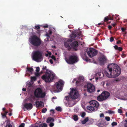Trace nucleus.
<instances>
[{
  "mask_svg": "<svg viewBox=\"0 0 127 127\" xmlns=\"http://www.w3.org/2000/svg\"><path fill=\"white\" fill-rule=\"evenodd\" d=\"M108 113L109 114H112L114 113V112L112 111L108 110Z\"/></svg>",
  "mask_w": 127,
  "mask_h": 127,
  "instance_id": "34",
  "label": "nucleus"
},
{
  "mask_svg": "<svg viewBox=\"0 0 127 127\" xmlns=\"http://www.w3.org/2000/svg\"><path fill=\"white\" fill-rule=\"evenodd\" d=\"M64 45L65 47L67 48L68 50L70 51L71 49V47L70 46V44L67 42L64 43Z\"/></svg>",
  "mask_w": 127,
  "mask_h": 127,
  "instance_id": "21",
  "label": "nucleus"
},
{
  "mask_svg": "<svg viewBox=\"0 0 127 127\" xmlns=\"http://www.w3.org/2000/svg\"><path fill=\"white\" fill-rule=\"evenodd\" d=\"M31 79L32 80L35 81L36 79V78L35 76L31 77Z\"/></svg>",
  "mask_w": 127,
  "mask_h": 127,
  "instance_id": "31",
  "label": "nucleus"
},
{
  "mask_svg": "<svg viewBox=\"0 0 127 127\" xmlns=\"http://www.w3.org/2000/svg\"><path fill=\"white\" fill-rule=\"evenodd\" d=\"M84 80V78L83 77H79L78 80L76 82V84L77 86H79L81 85L82 83V82H83Z\"/></svg>",
  "mask_w": 127,
  "mask_h": 127,
  "instance_id": "14",
  "label": "nucleus"
},
{
  "mask_svg": "<svg viewBox=\"0 0 127 127\" xmlns=\"http://www.w3.org/2000/svg\"><path fill=\"white\" fill-rule=\"evenodd\" d=\"M121 40H119L118 41H117L116 43V44H119L120 43H121Z\"/></svg>",
  "mask_w": 127,
  "mask_h": 127,
  "instance_id": "46",
  "label": "nucleus"
},
{
  "mask_svg": "<svg viewBox=\"0 0 127 127\" xmlns=\"http://www.w3.org/2000/svg\"><path fill=\"white\" fill-rule=\"evenodd\" d=\"M108 28L109 29V30H110L112 28V26H111L110 25H109L108 27Z\"/></svg>",
  "mask_w": 127,
  "mask_h": 127,
  "instance_id": "56",
  "label": "nucleus"
},
{
  "mask_svg": "<svg viewBox=\"0 0 127 127\" xmlns=\"http://www.w3.org/2000/svg\"><path fill=\"white\" fill-rule=\"evenodd\" d=\"M56 110L59 111H61L62 110L61 108L59 107H56Z\"/></svg>",
  "mask_w": 127,
  "mask_h": 127,
  "instance_id": "30",
  "label": "nucleus"
},
{
  "mask_svg": "<svg viewBox=\"0 0 127 127\" xmlns=\"http://www.w3.org/2000/svg\"><path fill=\"white\" fill-rule=\"evenodd\" d=\"M51 58L52 59H53L54 61H55L56 60V59L55 56L53 55L52 56Z\"/></svg>",
  "mask_w": 127,
  "mask_h": 127,
  "instance_id": "44",
  "label": "nucleus"
},
{
  "mask_svg": "<svg viewBox=\"0 0 127 127\" xmlns=\"http://www.w3.org/2000/svg\"><path fill=\"white\" fill-rule=\"evenodd\" d=\"M111 25H112V26L113 27H115V26H116V23H115L114 24H112Z\"/></svg>",
  "mask_w": 127,
  "mask_h": 127,
  "instance_id": "55",
  "label": "nucleus"
},
{
  "mask_svg": "<svg viewBox=\"0 0 127 127\" xmlns=\"http://www.w3.org/2000/svg\"><path fill=\"white\" fill-rule=\"evenodd\" d=\"M64 82L62 80H60L55 84L54 89L55 92H59L61 91Z\"/></svg>",
  "mask_w": 127,
  "mask_h": 127,
  "instance_id": "8",
  "label": "nucleus"
},
{
  "mask_svg": "<svg viewBox=\"0 0 127 127\" xmlns=\"http://www.w3.org/2000/svg\"><path fill=\"white\" fill-rule=\"evenodd\" d=\"M114 40V39L112 37H111L110 38V42H112Z\"/></svg>",
  "mask_w": 127,
  "mask_h": 127,
  "instance_id": "45",
  "label": "nucleus"
},
{
  "mask_svg": "<svg viewBox=\"0 0 127 127\" xmlns=\"http://www.w3.org/2000/svg\"><path fill=\"white\" fill-rule=\"evenodd\" d=\"M113 20V17H112L110 15H109L105 17L104 20V22H106L107 23L109 24L110 23V22H108L109 20Z\"/></svg>",
  "mask_w": 127,
  "mask_h": 127,
  "instance_id": "15",
  "label": "nucleus"
},
{
  "mask_svg": "<svg viewBox=\"0 0 127 127\" xmlns=\"http://www.w3.org/2000/svg\"><path fill=\"white\" fill-rule=\"evenodd\" d=\"M121 72V68L118 65L115 64H112L108 66L104 73L107 77L114 78L118 76Z\"/></svg>",
  "mask_w": 127,
  "mask_h": 127,
  "instance_id": "1",
  "label": "nucleus"
},
{
  "mask_svg": "<svg viewBox=\"0 0 127 127\" xmlns=\"http://www.w3.org/2000/svg\"><path fill=\"white\" fill-rule=\"evenodd\" d=\"M117 125V123L115 122H113L111 124V125L113 126H116Z\"/></svg>",
  "mask_w": 127,
  "mask_h": 127,
  "instance_id": "36",
  "label": "nucleus"
},
{
  "mask_svg": "<svg viewBox=\"0 0 127 127\" xmlns=\"http://www.w3.org/2000/svg\"><path fill=\"white\" fill-rule=\"evenodd\" d=\"M54 124L53 123H51L50 124L49 126L50 127H52L54 126Z\"/></svg>",
  "mask_w": 127,
  "mask_h": 127,
  "instance_id": "41",
  "label": "nucleus"
},
{
  "mask_svg": "<svg viewBox=\"0 0 127 127\" xmlns=\"http://www.w3.org/2000/svg\"><path fill=\"white\" fill-rule=\"evenodd\" d=\"M86 114V113L84 112H83L82 113L81 116L83 118H84Z\"/></svg>",
  "mask_w": 127,
  "mask_h": 127,
  "instance_id": "33",
  "label": "nucleus"
},
{
  "mask_svg": "<svg viewBox=\"0 0 127 127\" xmlns=\"http://www.w3.org/2000/svg\"><path fill=\"white\" fill-rule=\"evenodd\" d=\"M40 70V68L39 67H37L36 68V72H38Z\"/></svg>",
  "mask_w": 127,
  "mask_h": 127,
  "instance_id": "35",
  "label": "nucleus"
},
{
  "mask_svg": "<svg viewBox=\"0 0 127 127\" xmlns=\"http://www.w3.org/2000/svg\"><path fill=\"white\" fill-rule=\"evenodd\" d=\"M89 120L88 117L86 118L84 120L81 121V123L82 124H85Z\"/></svg>",
  "mask_w": 127,
  "mask_h": 127,
  "instance_id": "25",
  "label": "nucleus"
},
{
  "mask_svg": "<svg viewBox=\"0 0 127 127\" xmlns=\"http://www.w3.org/2000/svg\"><path fill=\"white\" fill-rule=\"evenodd\" d=\"M65 99L67 100H69V96H65Z\"/></svg>",
  "mask_w": 127,
  "mask_h": 127,
  "instance_id": "40",
  "label": "nucleus"
},
{
  "mask_svg": "<svg viewBox=\"0 0 127 127\" xmlns=\"http://www.w3.org/2000/svg\"><path fill=\"white\" fill-rule=\"evenodd\" d=\"M47 126V124H46L44 123L40 125L39 126V127H46Z\"/></svg>",
  "mask_w": 127,
  "mask_h": 127,
  "instance_id": "29",
  "label": "nucleus"
},
{
  "mask_svg": "<svg viewBox=\"0 0 127 127\" xmlns=\"http://www.w3.org/2000/svg\"><path fill=\"white\" fill-rule=\"evenodd\" d=\"M70 45L72 48L74 49H75L78 46V42L77 41H75L71 43L70 44Z\"/></svg>",
  "mask_w": 127,
  "mask_h": 127,
  "instance_id": "17",
  "label": "nucleus"
},
{
  "mask_svg": "<svg viewBox=\"0 0 127 127\" xmlns=\"http://www.w3.org/2000/svg\"><path fill=\"white\" fill-rule=\"evenodd\" d=\"M67 42H71L72 41V39H70L67 40Z\"/></svg>",
  "mask_w": 127,
  "mask_h": 127,
  "instance_id": "51",
  "label": "nucleus"
},
{
  "mask_svg": "<svg viewBox=\"0 0 127 127\" xmlns=\"http://www.w3.org/2000/svg\"><path fill=\"white\" fill-rule=\"evenodd\" d=\"M99 78L98 77H96L95 78L96 80V81L97 80H98Z\"/></svg>",
  "mask_w": 127,
  "mask_h": 127,
  "instance_id": "61",
  "label": "nucleus"
},
{
  "mask_svg": "<svg viewBox=\"0 0 127 127\" xmlns=\"http://www.w3.org/2000/svg\"><path fill=\"white\" fill-rule=\"evenodd\" d=\"M89 103L95 108H96V110H97L98 107L99 106V104L98 102L95 100H92L90 101Z\"/></svg>",
  "mask_w": 127,
  "mask_h": 127,
  "instance_id": "13",
  "label": "nucleus"
},
{
  "mask_svg": "<svg viewBox=\"0 0 127 127\" xmlns=\"http://www.w3.org/2000/svg\"><path fill=\"white\" fill-rule=\"evenodd\" d=\"M48 27V26L46 24L45 25L43 26V27L44 28H47Z\"/></svg>",
  "mask_w": 127,
  "mask_h": 127,
  "instance_id": "54",
  "label": "nucleus"
},
{
  "mask_svg": "<svg viewBox=\"0 0 127 127\" xmlns=\"http://www.w3.org/2000/svg\"><path fill=\"white\" fill-rule=\"evenodd\" d=\"M87 91L89 93L94 92L95 91V88L93 85L91 83H88L86 86Z\"/></svg>",
  "mask_w": 127,
  "mask_h": 127,
  "instance_id": "10",
  "label": "nucleus"
},
{
  "mask_svg": "<svg viewBox=\"0 0 127 127\" xmlns=\"http://www.w3.org/2000/svg\"><path fill=\"white\" fill-rule=\"evenodd\" d=\"M73 119L75 121H77L78 119V116L76 115H73Z\"/></svg>",
  "mask_w": 127,
  "mask_h": 127,
  "instance_id": "26",
  "label": "nucleus"
},
{
  "mask_svg": "<svg viewBox=\"0 0 127 127\" xmlns=\"http://www.w3.org/2000/svg\"><path fill=\"white\" fill-rule=\"evenodd\" d=\"M10 113H9V115L10 116H11L12 115V114L11 113V110H10Z\"/></svg>",
  "mask_w": 127,
  "mask_h": 127,
  "instance_id": "64",
  "label": "nucleus"
},
{
  "mask_svg": "<svg viewBox=\"0 0 127 127\" xmlns=\"http://www.w3.org/2000/svg\"><path fill=\"white\" fill-rule=\"evenodd\" d=\"M82 36V34L80 32H78L77 31H75L72 33L71 37L72 38L74 39V38H79Z\"/></svg>",
  "mask_w": 127,
  "mask_h": 127,
  "instance_id": "11",
  "label": "nucleus"
},
{
  "mask_svg": "<svg viewBox=\"0 0 127 127\" xmlns=\"http://www.w3.org/2000/svg\"><path fill=\"white\" fill-rule=\"evenodd\" d=\"M114 48L116 50H118L119 51H121L123 50V48L121 47H119L117 45H116L114 46Z\"/></svg>",
  "mask_w": 127,
  "mask_h": 127,
  "instance_id": "24",
  "label": "nucleus"
},
{
  "mask_svg": "<svg viewBox=\"0 0 127 127\" xmlns=\"http://www.w3.org/2000/svg\"><path fill=\"white\" fill-rule=\"evenodd\" d=\"M27 71L29 72H32L33 70V68L30 67H27Z\"/></svg>",
  "mask_w": 127,
  "mask_h": 127,
  "instance_id": "28",
  "label": "nucleus"
},
{
  "mask_svg": "<svg viewBox=\"0 0 127 127\" xmlns=\"http://www.w3.org/2000/svg\"><path fill=\"white\" fill-rule=\"evenodd\" d=\"M40 27L39 26H35V28L34 29H37V30H39L40 29Z\"/></svg>",
  "mask_w": 127,
  "mask_h": 127,
  "instance_id": "38",
  "label": "nucleus"
},
{
  "mask_svg": "<svg viewBox=\"0 0 127 127\" xmlns=\"http://www.w3.org/2000/svg\"><path fill=\"white\" fill-rule=\"evenodd\" d=\"M46 66H43L41 72V73H46L42 76L41 78L46 82H49L52 81L55 76V74L51 71H49L46 68Z\"/></svg>",
  "mask_w": 127,
  "mask_h": 127,
  "instance_id": "2",
  "label": "nucleus"
},
{
  "mask_svg": "<svg viewBox=\"0 0 127 127\" xmlns=\"http://www.w3.org/2000/svg\"><path fill=\"white\" fill-rule=\"evenodd\" d=\"M121 30H122V31L123 32H125V31L126 30V29L124 28H121Z\"/></svg>",
  "mask_w": 127,
  "mask_h": 127,
  "instance_id": "47",
  "label": "nucleus"
},
{
  "mask_svg": "<svg viewBox=\"0 0 127 127\" xmlns=\"http://www.w3.org/2000/svg\"><path fill=\"white\" fill-rule=\"evenodd\" d=\"M124 127H127V123L125 124Z\"/></svg>",
  "mask_w": 127,
  "mask_h": 127,
  "instance_id": "62",
  "label": "nucleus"
},
{
  "mask_svg": "<svg viewBox=\"0 0 127 127\" xmlns=\"http://www.w3.org/2000/svg\"><path fill=\"white\" fill-rule=\"evenodd\" d=\"M87 110H90L91 111H95V108L92 106L90 105L87 106Z\"/></svg>",
  "mask_w": 127,
  "mask_h": 127,
  "instance_id": "20",
  "label": "nucleus"
},
{
  "mask_svg": "<svg viewBox=\"0 0 127 127\" xmlns=\"http://www.w3.org/2000/svg\"><path fill=\"white\" fill-rule=\"evenodd\" d=\"M6 109L5 108H2V110L4 112L5 111V110Z\"/></svg>",
  "mask_w": 127,
  "mask_h": 127,
  "instance_id": "63",
  "label": "nucleus"
},
{
  "mask_svg": "<svg viewBox=\"0 0 127 127\" xmlns=\"http://www.w3.org/2000/svg\"><path fill=\"white\" fill-rule=\"evenodd\" d=\"M24 107L27 110H30L32 108L33 106L31 103H26L25 104Z\"/></svg>",
  "mask_w": 127,
  "mask_h": 127,
  "instance_id": "16",
  "label": "nucleus"
},
{
  "mask_svg": "<svg viewBox=\"0 0 127 127\" xmlns=\"http://www.w3.org/2000/svg\"><path fill=\"white\" fill-rule=\"evenodd\" d=\"M35 103L37 107H38L40 106H44V103L42 101H36L35 102Z\"/></svg>",
  "mask_w": 127,
  "mask_h": 127,
  "instance_id": "18",
  "label": "nucleus"
},
{
  "mask_svg": "<svg viewBox=\"0 0 127 127\" xmlns=\"http://www.w3.org/2000/svg\"><path fill=\"white\" fill-rule=\"evenodd\" d=\"M65 59L66 62L69 64H73L79 60L78 57L76 55H70L68 58H65Z\"/></svg>",
  "mask_w": 127,
  "mask_h": 127,
  "instance_id": "4",
  "label": "nucleus"
},
{
  "mask_svg": "<svg viewBox=\"0 0 127 127\" xmlns=\"http://www.w3.org/2000/svg\"><path fill=\"white\" fill-rule=\"evenodd\" d=\"M4 113L3 114H5L6 116L7 113H8V111H4Z\"/></svg>",
  "mask_w": 127,
  "mask_h": 127,
  "instance_id": "53",
  "label": "nucleus"
},
{
  "mask_svg": "<svg viewBox=\"0 0 127 127\" xmlns=\"http://www.w3.org/2000/svg\"><path fill=\"white\" fill-rule=\"evenodd\" d=\"M42 58V54L40 51H36L34 52L32 56V59L38 62H39Z\"/></svg>",
  "mask_w": 127,
  "mask_h": 127,
  "instance_id": "7",
  "label": "nucleus"
},
{
  "mask_svg": "<svg viewBox=\"0 0 127 127\" xmlns=\"http://www.w3.org/2000/svg\"><path fill=\"white\" fill-rule=\"evenodd\" d=\"M50 112H52V113L53 114L54 113V111L53 110L51 109L50 110Z\"/></svg>",
  "mask_w": 127,
  "mask_h": 127,
  "instance_id": "58",
  "label": "nucleus"
},
{
  "mask_svg": "<svg viewBox=\"0 0 127 127\" xmlns=\"http://www.w3.org/2000/svg\"><path fill=\"white\" fill-rule=\"evenodd\" d=\"M49 62L51 64H53V63L52 60V59H50L49 60Z\"/></svg>",
  "mask_w": 127,
  "mask_h": 127,
  "instance_id": "52",
  "label": "nucleus"
},
{
  "mask_svg": "<svg viewBox=\"0 0 127 127\" xmlns=\"http://www.w3.org/2000/svg\"><path fill=\"white\" fill-rule=\"evenodd\" d=\"M49 34L48 33H47L46 34V36L48 37L49 38L50 37V36H49Z\"/></svg>",
  "mask_w": 127,
  "mask_h": 127,
  "instance_id": "60",
  "label": "nucleus"
},
{
  "mask_svg": "<svg viewBox=\"0 0 127 127\" xmlns=\"http://www.w3.org/2000/svg\"><path fill=\"white\" fill-rule=\"evenodd\" d=\"M105 119L107 121H109L110 120V118L109 117H106Z\"/></svg>",
  "mask_w": 127,
  "mask_h": 127,
  "instance_id": "37",
  "label": "nucleus"
},
{
  "mask_svg": "<svg viewBox=\"0 0 127 127\" xmlns=\"http://www.w3.org/2000/svg\"><path fill=\"white\" fill-rule=\"evenodd\" d=\"M27 86H28V89H30L32 87V84L31 83L29 82V83H27Z\"/></svg>",
  "mask_w": 127,
  "mask_h": 127,
  "instance_id": "27",
  "label": "nucleus"
},
{
  "mask_svg": "<svg viewBox=\"0 0 127 127\" xmlns=\"http://www.w3.org/2000/svg\"><path fill=\"white\" fill-rule=\"evenodd\" d=\"M110 95V94L109 92L107 91H104L97 96V99L99 101H104L107 99Z\"/></svg>",
  "mask_w": 127,
  "mask_h": 127,
  "instance_id": "5",
  "label": "nucleus"
},
{
  "mask_svg": "<svg viewBox=\"0 0 127 127\" xmlns=\"http://www.w3.org/2000/svg\"><path fill=\"white\" fill-rule=\"evenodd\" d=\"M22 90L23 91H25L26 90V88H23L22 89Z\"/></svg>",
  "mask_w": 127,
  "mask_h": 127,
  "instance_id": "59",
  "label": "nucleus"
},
{
  "mask_svg": "<svg viewBox=\"0 0 127 127\" xmlns=\"http://www.w3.org/2000/svg\"><path fill=\"white\" fill-rule=\"evenodd\" d=\"M69 95L71 98L74 99L77 98L78 97V93L73 89L70 91Z\"/></svg>",
  "mask_w": 127,
  "mask_h": 127,
  "instance_id": "12",
  "label": "nucleus"
},
{
  "mask_svg": "<svg viewBox=\"0 0 127 127\" xmlns=\"http://www.w3.org/2000/svg\"><path fill=\"white\" fill-rule=\"evenodd\" d=\"M100 117L101 118H102L104 117V114L103 113H101L100 115Z\"/></svg>",
  "mask_w": 127,
  "mask_h": 127,
  "instance_id": "48",
  "label": "nucleus"
},
{
  "mask_svg": "<svg viewBox=\"0 0 127 127\" xmlns=\"http://www.w3.org/2000/svg\"><path fill=\"white\" fill-rule=\"evenodd\" d=\"M1 115H2V117L3 118L6 117V116L5 114H3V113H1Z\"/></svg>",
  "mask_w": 127,
  "mask_h": 127,
  "instance_id": "49",
  "label": "nucleus"
},
{
  "mask_svg": "<svg viewBox=\"0 0 127 127\" xmlns=\"http://www.w3.org/2000/svg\"><path fill=\"white\" fill-rule=\"evenodd\" d=\"M29 41L33 46L38 47L41 44V40L36 35H33L29 38Z\"/></svg>",
  "mask_w": 127,
  "mask_h": 127,
  "instance_id": "3",
  "label": "nucleus"
},
{
  "mask_svg": "<svg viewBox=\"0 0 127 127\" xmlns=\"http://www.w3.org/2000/svg\"><path fill=\"white\" fill-rule=\"evenodd\" d=\"M118 113H122V110L121 109H118Z\"/></svg>",
  "mask_w": 127,
  "mask_h": 127,
  "instance_id": "43",
  "label": "nucleus"
},
{
  "mask_svg": "<svg viewBox=\"0 0 127 127\" xmlns=\"http://www.w3.org/2000/svg\"><path fill=\"white\" fill-rule=\"evenodd\" d=\"M35 75L36 76H39L40 74L38 72H37L36 73H35Z\"/></svg>",
  "mask_w": 127,
  "mask_h": 127,
  "instance_id": "50",
  "label": "nucleus"
},
{
  "mask_svg": "<svg viewBox=\"0 0 127 127\" xmlns=\"http://www.w3.org/2000/svg\"><path fill=\"white\" fill-rule=\"evenodd\" d=\"M34 94L35 96L37 98H43L45 97L46 94L43 92L40 88H37L34 91Z\"/></svg>",
  "mask_w": 127,
  "mask_h": 127,
  "instance_id": "6",
  "label": "nucleus"
},
{
  "mask_svg": "<svg viewBox=\"0 0 127 127\" xmlns=\"http://www.w3.org/2000/svg\"><path fill=\"white\" fill-rule=\"evenodd\" d=\"M100 63L101 64H103L106 61L105 57L104 56H102L99 59Z\"/></svg>",
  "mask_w": 127,
  "mask_h": 127,
  "instance_id": "19",
  "label": "nucleus"
},
{
  "mask_svg": "<svg viewBox=\"0 0 127 127\" xmlns=\"http://www.w3.org/2000/svg\"><path fill=\"white\" fill-rule=\"evenodd\" d=\"M86 52L90 58L95 56L97 53V50L93 48H89L86 50Z\"/></svg>",
  "mask_w": 127,
  "mask_h": 127,
  "instance_id": "9",
  "label": "nucleus"
},
{
  "mask_svg": "<svg viewBox=\"0 0 127 127\" xmlns=\"http://www.w3.org/2000/svg\"><path fill=\"white\" fill-rule=\"evenodd\" d=\"M49 33L48 34H49L50 35H51L52 34V32L51 31V30H49Z\"/></svg>",
  "mask_w": 127,
  "mask_h": 127,
  "instance_id": "57",
  "label": "nucleus"
},
{
  "mask_svg": "<svg viewBox=\"0 0 127 127\" xmlns=\"http://www.w3.org/2000/svg\"><path fill=\"white\" fill-rule=\"evenodd\" d=\"M5 127H12L11 125L10 124H7Z\"/></svg>",
  "mask_w": 127,
  "mask_h": 127,
  "instance_id": "42",
  "label": "nucleus"
},
{
  "mask_svg": "<svg viewBox=\"0 0 127 127\" xmlns=\"http://www.w3.org/2000/svg\"><path fill=\"white\" fill-rule=\"evenodd\" d=\"M96 77H98L99 78H102L104 76V74L102 73L98 72L96 73Z\"/></svg>",
  "mask_w": 127,
  "mask_h": 127,
  "instance_id": "22",
  "label": "nucleus"
},
{
  "mask_svg": "<svg viewBox=\"0 0 127 127\" xmlns=\"http://www.w3.org/2000/svg\"><path fill=\"white\" fill-rule=\"evenodd\" d=\"M25 124L24 123H22L19 126V127H24Z\"/></svg>",
  "mask_w": 127,
  "mask_h": 127,
  "instance_id": "39",
  "label": "nucleus"
},
{
  "mask_svg": "<svg viewBox=\"0 0 127 127\" xmlns=\"http://www.w3.org/2000/svg\"><path fill=\"white\" fill-rule=\"evenodd\" d=\"M54 121V118L51 117H49L48 118L46 121V122L47 123H49L51 122H53Z\"/></svg>",
  "mask_w": 127,
  "mask_h": 127,
  "instance_id": "23",
  "label": "nucleus"
},
{
  "mask_svg": "<svg viewBox=\"0 0 127 127\" xmlns=\"http://www.w3.org/2000/svg\"><path fill=\"white\" fill-rule=\"evenodd\" d=\"M47 111V109L46 108H43L42 110V113H45Z\"/></svg>",
  "mask_w": 127,
  "mask_h": 127,
  "instance_id": "32",
  "label": "nucleus"
}]
</instances>
